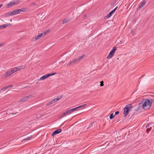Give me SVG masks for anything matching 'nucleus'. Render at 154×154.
<instances>
[{"mask_svg":"<svg viewBox=\"0 0 154 154\" xmlns=\"http://www.w3.org/2000/svg\"><path fill=\"white\" fill-rule=\"evenodd\" d=\"M152 99H143L141 102L142 103L143 109L145 110L149 109L151 106L152 103Z\"/></svg>","mask_w":154,"mask_h":154,"instance_id":"obj_1","label":"nucleus"},{"mask_svg":"<svg viewBox=\"0 0 154 154\" xmlns=\"http://www.w3.org/2000/svg\"><path fill=\"white\" fill-rule=\"evenodd\" d=\"M134 103L129 104L126 105L124 109L123 114L125 115L124 117H125L128 114L129 111H131V109L135 107V106H133Z\"/></svg>","mask_w":154,"mask_h":154,"instance_id":"obj_2","label":"nucleus"},{"mask_svg":"<svg viewBox=\"0 0 154 154\" xmlns=\"http://www.w3.org/2000/svg\"><path fill=\"white\" fill-rule=\"evenodd\" d=\"M142 103L140 102L139 104H137L135 105H134V106H135V107H137V108H135L134 109V110L135 111H137L139 110L143 106L142 105Z\"/></svg>","mask_w":154,"mask_h":154,"instance_id":"obj_3","label":"nucleus"},{"mask_svg":"<svg viewBox=\"0 0 154 154\" xmlns=\"http://www.w3.org/2000/svg\"><path fill=\"white\" fill-rule=\"evenodd\" d=\"M12 74V72H10V70L6 72L5 74L2 75V78H6Z\"/></svg>","mask_w":154,"mask_h":154,"instance_id":"obj_4","label":"nucleus"},{"mask_svg":"<svg viewBox=\"0 0 154 154\" xmlns=\"http://www.w3.org/2000/svg\"><path fill=\"white\" fill-rule=\"evenodd\" d=\"M46 34V32H44L43 33H40L39 34L37 35L35 37V40H33L34 41H36L37 40L39 39L41 37H42V35H44Z\"/></svg>","mask_w":154,"mask_h":154,"instance_id":"obj_5","label":"nucleus"},{"mask_svg":"<svg viewBox=\"0 0 154 154\" xmlns=\"http://www.w3.org/2000/svg\"><path fill=\"white\" fill-rule=\"evenodd\" d=\"M148 0H144L142 2L140 3L139 7H138L137 9L138 10H140L146 2H147Z\"/></svg>","mask_w":154,"mask_h":154,"instance_id":"obj_6","label":"nucleus"},{"mask_svg":"<svg viewBox=\"0 0 154 154\" xmlns=\"http://www.w3.org/2000/svg\"><path fill=\"white\" fill-rule=\"evenodd\" d=\"M33 94L32 95H30L29 96L27 97H24L23 98H22V99L20 100L19 101V102H22L23 101H25L26 100L29 99V98L33 97Z\"/></svg>","mask_w":154,"mask_h":154,"instance_id":"obj_7","label":"nucleus"},{"mask_svg":"<svg viewBox=\"0 0 154 154\" xmlns=\"http://www.w3.org/2000/svg\"><path fill=\"white\" fill-rule=\"evenodd\" d=\"M62 129H57L53 132L52 133L51 135L52 136H54L55 135L60 133Z\"/></svg>","mask_w":154,"mask_h":154,"instance_id":"obj_8","label":"nucleus"},{"mask_svg":"<svg viewBox=\"0 0 154 154\" xmlns=\"http://www.w3.org/2000/svg\"><path fill=\"white\" fill-rule=\"evenodd\" d=\"M118 8V6H116V8L114 9L113 10L111 11L107 15V17L109 18L112 15V14L115 12L116 10Z\"/></svg>","mask_w":154,"mask_h":154,"instance_id":"obj_9","label":"nucleus"},{"mask_svg":"<svg viewBox=\"0 0 154 154\" xmlns=\"http://www.w3.org/2000/svg\"><path fill=\"white\" fill-rule=\"evenodd\" d=\"M23 127L22 126H20L16 128L15 129V131L16 132H21L23 130Z\"/></svg>","mask_w":154,"mask_h":154,"instance_id":"obj_10","label":"nucleus"},{"mask_svg":"<svg viewBox=\"0 0 154 154\" xmlns=\"http://www.w3.org/2000/svg\"><path fill=\"white\" fill-rule=\"evenodd\" d=\"M77 61L78 60H77V58L75 59L74 60H72V61H70L68 65L69 66L70 65H71L76 63H77Z\"/></svg>","mask_w":154,"mask_h":154,"instance_id":"obj_11","label":"nucleus"},{"mask_svg":"<svg viewBox=\"0 0 154 154\" xmlns=\"http://www.w3.org/2000/svg\"><path fill=\"white\" fill-rule=\"evenodd\" d=\"M14 2L13 1L10 2L8 4L6 5V7L7 8H9L11 7L12 6L15 5L14 3Z\"/></svg>","mask_w":154,"mask_h":154,"instance_id":"obj_12","label":"nucleus"},{"mask_svg":"<svg viewBox=\"0 0 154 154\" xmlns=\"http://www.w3.org/2000/svg\"><path fill=\"white\" fill-rule=\"evenodd\" d=\"M49 77V75H48V74H45V75H44L42 77H41L40 78V79L41 80H43Z\"/></svg>","mask_w":154,"mask_h":154,"instance_id":"obj_13","label":"nucleus"},{"mask_svg":"<svg viewBox=\"0 0 154 154\" xmlns=\"http://www.w3.org/2000/svg\"><path fill=\"white\" fill-rule=\"evenodd\" d=\"M15 15L14 11H12L9 12L6 14L8 16H13Z\"/></svg>","mask_w":154,"mask_h":154,"instance_id":"obj_14","label":"nucleus"},{"mask_svg":"<svg viewBox=\"0 0 154 154\" xmlns=\"http://www.w3.org/2000/svg\"><path fill=\"white\" fill-rule=\"evenodd\" d=\"M114 54L112 53V52H110L109 54L108 55L106 59H110L114 55Z\"/></svg>","mask_w":154,"mask_h":154,"instance_id":"obj_15","label":"nucleus"},{"mask_svg":"<svg viewBox=\"0 0 154 154\" xmlns=\"http://www.w3.org/2000/svg\"><path fill=\"white\" fill-rule=\"evenodd\" d=\"M75 111H76V109H75V108H74L72 109H70L67 110V111H68V112L69 114L71 112H73Z\"/></svg>","mask_w":154,"mask_h":154,"instance_id":"obj_16","label":"nucleus"},{"mask_svg":"<svg viewBox=\"0 0 154 154\" xmlns=\"http://www.w3.org/2000/svg\"><path fill=\"white\" fill-rule=\"evenodd\" d=\"M87 105V104H83L82 105H80L79 106H78L77 107H75V108L76 109V110H77L78 109L80 108H82V107H84L85 106H86Z\"/></svg>","mask_w":154,"mask_h":154,"instance_id":"obj_17","label":"nucleus"},{"mask_svg":"<svg viewBox=\"0 0 154 154\" xmlns=\"http://www.w3.org/2000/svg\"><path fill=\"white\" fill-rule=\"evenodd\" d=\"M67 114H69L68 112L67 111L66 112H63V113L61 115V118L63 117L64 116Z\"/></svg>","mask_w":154,"mask_h":154,"instance_id":"obj_18","label":"nucleus"},{"mask_svg":"<svg viewBox=\"0 0 154 154\" xmlns=\"http://www.w3.org/2000/svg\"><path fill=\"white\" fill-rule=\"evenodd\" d=\"M116 49L117 47L115 46L113 48L112 50L110 51V52L114 54Z\"/></svg>","mask_w":154,"mask_h":154,"instance_id":"obj_19","label":"nucleus"},{"mask_svg":"<svg viewBox=\"0 0 154 154\" xmlns=\"http://www.w3.org/2000/svg\"><path fill=\"white\" fill-rule=\"evenodd\" d=\"M115 116V115L113 113L111 114L109 116V119H112L114 118Z\"/></svg>","mask_w":154,"mask_h":154,"instance_id":"obj_20","label":"nucleus"},{"mask_svg":"<svg viewBox=\"0 0 154 154\" xmlns=\"http://www.w3.org/2000/svg\"><path fill=\"white\" fill-rule=\"evenodd\" d=\"M7 27V25L5 24H4L0 26V29H3Z\"/></svg>","mask_w":154,"mask_h":154,"instance_id":"obj_21","label":"nucleus"},{"mask_svg":"<svg viewBox=\"0 0 154 154\" xmlns=\"http://www.w3.org/2000/svg\"><path fill=\"white\" fill-rule=\"evenodd\" d=\"M62 97H60L59 98H55L51 100L52 102L53 103H54L56 102V101H57V100H59L60 99V98H62Z\"/></svg>","mask_w":154,"mask_h":154,"instance_id":"obj_22","label":"nucleus"},{"mask_svg":"<svg viewBox=\"0 0 154 154\" xmlns=\"http://www.w3.org/2000/svg\"><path fill=\"white\" fill-rule=\"evenodd\" d=\"M85 56V54H84L83 56H81L79 57L78 59H77V60L78 61H79L82 59L83 57Z\"/></svg>","mask_w":154,"mask_h":154,"instance_id":"obj_23","label":"nucleus"},{"mask_svg":"<svg viewBox=\"0 0 154 154\" xmlns=\"http://www.w3.org/2000/svg\"><path fill=\"white\" fill-rule=\"evenodd\" d=\"M14 2V3L15 5H16V4H17L20 1V0H14L13 1Z\"/></svg>","mask_w":154,"mask_h":154,"instance_id":"obj_24","label":"nucleus"},{"mask_svg":"<svg viewBox=\"0 0 154 154\" xmlns=\"http://www.w3.org/2000/svg\"><path fill=\"white\" fill-rule=\"evenodd\" d=\"M116 2V0H114L112 2H111L110 4V5L111 6H113V5H114L115 4V3Z\"/></svg>","mask_w":154,"mask_h":154,"instance_id":"obj_25","label":"nucleus"},{"mask_svg":"<svg viewBox=\"0 0 154 154\" xmlns=\"http://www.w3.org/2000/svg\"><path fill=\"white\" fill-rule=\"evenodd\" d=\"M18 67V68H19V70L24 68V66H23V65H21V66H19Z\"/></svg>","mask_w":154,"mask_h":154,"instance_id":"obj_26","label":"nucleus"},{"mask_svg":"<svg viewBox=\"0 0 154 154\" xmlns=\"http://www.w3.org/2000/svg\"><path fill=\"white\" fill-rule=\"evenodd\" d=\"M56 72H52L51 73L48 74V75H49V77L51 75H54L56 74Z\"/></svg>","mask_w":154,"mask_h":154,"instance_id":"obj_27","label":"nucleus"},{"mask_svg":"<svg viewBox=\"0 0 154 154\" xmlns=\"http://www.w3.org/2000/svg\"><path fill=\"white\" fill-rule=\"evenodd\" d=\"M32 137V136H30L29 137H27V138H26L24 139L23 140H29L30 139H31Z\"/></svg>","mask_w":154,"mask_h":154,"instance_id":"obj_28","label":"nucleus"},{"mask_svg":"<svg viewBox=\"0 0 154 154\" xmlns=\"http://www.w3.org/2000/svg\"><path fill=\"white\" fill-rule=\"evenodd\" d=\"M151 129H152L151 127H150V128H148L146 129V132L147 133H148L151 130Z\"/></svg>","mask_w":154,"mask_h":154,"instance_id":"obj_29","label":"nucleus"},{"mask_svg":"<svg viewBox=\"0 0 154 154\" xmlns=\"http://www.w3.org/2000/svg\"><path fill=\"white\" fill-rule=\"evenodd\" d=\"M10 71V72H12V73L14 72H16L15 69H14V68H13L12 69H11Z\"/></svg>","mask_w":154,"mask_h":154,"instance_id":"obj_30","label":"nucleus"},{"mask_svg":"<svg viewBox=\"0 0 154 154\" xmlns=\"http://www.w3.org/2000/svg\"><path fill=\"white\" fill-rule=\"evenodd\" d=\"M94 122H92L89 125V127L87 128V129H88L89 128H91V127L92 126L93 124L94 123Z\"/></svg>","mask_w":154,"mask_h":154,"instance_id":"obj_31","label":"nucleus"},{"mask_svg":"<svg viewBox=\"0 0 154 154\" xmlns=\"http://www.w3.org/2000/svg\"><path fill=\"white\" fill-rule=\"evenodd\" d=\"M14 11L15 14L19 13V12L18 11V9H16Z\"/></svg>","mask_w":154,"mask_h":154,"instance_id":"obj_32","label":"nucleus"},{"mask_svg":"<svg viewBox=\"0 0 154 154\" xmlns=\"http://www.w3.org/2000/svg\"><path fill=\"white\" fill-rule=\"evenodd\" d=\"M8 88V87H7V86H5L4 87L2 88V90H6V89H7Z\"/></svg>","mask_w":154,"mask_h":154,"instance_id":"obj_33","label":"nucleus"},{"mask_svg":"<svg viewBox=\"0 0 154 154\" xmlns=\"http://www.w3.org/2000/svg\"><path fill=\"white\" fill-rule=\"evenodd\" d=\"M53 103L51 101H50L49 102H48V103H47L46 104V105L47 106H48L49 105H51V104Z\"/></svg>","mask_w":154,"mask_h":154,"instance_id":"obj_34","label":"nucleus"},{"mask_svg":"<svg viewBox=\"0 0 154 154\" xmlns=\"http://www.w3.org/2000/svg\"><path fill=\"white\" fill-rule=\"evenodd\" d=\"M21 11L23 12H25L26 11V8H22L21 9Z\"/></svg>","mask_w":154,"mask_h":154,"instance_id":"obj_35","label":"nucleus"},{"mask_svg":"<svg viewBox=\"0 0 154 154\" xmlns=\"http://www.w3.org/2000/svg\"><path fill=\"white\" fill-rule=\"evenodd\" d=\"M103 85H104L103 82V81H101L100 82V86H103Z\"/></svg>","mask_w":154,"mask_h":154,"instance_id":"obj_36","label":"nucleus"},{"mask_svg":"<svg viewBox=\"0 0 154 154\" xmlns=\"http://www.w3.org/2000/svg\"><path fill=\"white\" fill-rule=\"evenodd\" d=\"M14 69H15V70L16 71H17L19 70V68L18 67H14Z\"/></svg>","mask_w":154,"mask_h":154,"instance_id":"obj_37","label":"nucleus"},{"mask_svg":"<svg viewBox=\"0 0 154 154\" xmlns=\"http://www.w3.org/2000/svg\"><path fill=\"white\" fill-rule=\"evenodd\" d=\"M150 124H148L146 126V129H147V128H150V126H149V125Z\"/></svg>","mask_w":154,"mask_h":154,"instance_id":"obj_38","label":"nucleus"},{"mask_svg":"<svg viewBox=\"0 0 154 154\" xmlns=\"http://www.w3.org/2000/svg\"><path fill=\"white\" fill-rule=\"evenodd\" d=\"M66 23V19H65L63 21L62 23L64 24Z\"/></svg>","mask_w":154,"mask_h":154,"instance_id":"obj_39","label":"nucleus"},{"mask_svg":"<svg viewBox=\"0 0 154 154\" xmlns=\"http://www.w3.org/2000/svg\"><path fill=\"white\" fill-rule=\"evenodd\" d=\"M119 111H117L115 112V115H118L119 114Z\"/></svg>","mask_w":154,"mask_h":154,"instance_id":"obj_40","label":"nucleus"},{"mask_svg":"<svg viewBox=\"0 0 154 154\" xmlns=\"http://www.w3.org/2000/svg\"><path fill=\"white\" fill-rule=\"evenodd\" d=\"M4 43H0V47H3L4 46Z\"/></svg>","mask_w":154,"mask_h":154,"instance_id":"obj_41","label":"nucleus"},{"mask_svg":"<svg viewBox=\"0 0 154 154\" xmlns=\"http://www.w3.org/2000/svg\"><path fill=\"white\" fill-rule=\"evenodd\" d=\"M5 25H7V26H11L12 25V24H10V23H8V24H5Z\"/></svg>","mask_w":154,"mask_h":154,"instance_id":"obj_42","label":"nucleus"},{"mask_svg":"<svg viewBox=\"0 0 154 154\" xmlns=\"http://www.w3.org/2000/svg\"><path fill=\"white\" fill-rule=\"evenodd\" d=\"M70 19H67L66 20V22H69L70 20Z\"/></svg>","mask_w":154,"mask_h":154,"instance_id":"obj_43","label":"nucleus"},{"mask_svg":"<svg viewBox=\"0 0 154 154\" xmlns=\"http://www.w3.org/2000/svg\"><path fill=\"white\" fill-rule=\"evenodd\" d=\"M18 11L19 12V13H20L22 12L21 9H18Z\"/></svg>","mask_w":154,"mask_h":154,"instance_id":"obj_44","label":"nucleus"},{"mask_svg":"<svg viewBox=\"0 0 154 154\" xmlns=\"http://www.w3.org/2000/svg\"><path fill=\"white\" fill-rule=\"evenodd\" d=\"M13 86V85H9L8 86H7L8 87V88H9V87H12Z\"/></svg>","mask_w":154,"mask_h":154,"instance_id":"obj_45","label":"nucleus"},{"mask_svg":"<svg viewBox=\"0 0 154 154\" xmlns=\"http://www.w3.org/2000/svg\"><path fill=\"white\" fill-rule=\"evenodd\" d=\"M86 16H87L86 15H84V18L85 19L86 17Z\"/></svg>","mask_w":154,"mask_h":154,"instance_id":"obj_46","label":"nucleus"},{"mask_svg":"<svg viewBox=\"0 0 154 154\" xmlns=\"http://www.w3.org/2000/svg\"><path fill=\"white\" fill-rule=\"evenodd\" d=\"M2 6V4H0V8Z\"/></svg>","mask_w":154,"mask_h":154,"instance_id":"obj_47","label":"nucleus"},{"mask_svg":"<svg viewBox=\"0 0 154 154\" xmlns=\"http://www.w3.org/2000/svg\"><path fill=\"white\" fill-rule=\"evenodd\" d=\"M66 122H64L62 125H61V126H62L64 124V123H65Z\"/></svg>","mask_w":154,"mask_h":154,"instance_id":"obj_48","label":"nucleus"},{"mask_svg":"<svg viewBox=\"0 0 154 154\" xmlns=\"http://www.w3.org/2000/svg\"><path fill=\"white\" fill-rule=\"evenodd\" d=\"M32 5H35V3H33L32 4Z\"/></svg>","mask_w":154,"mask_h":154,"instance_id":"obj_49","label":"nucleus"},{"mask_svg":"<svg viewBox=\"0 0 154 154\" xmlns=\"http://www.w3.org/2000/svg\"><path fill=\"white\" fill-rule=\"evenodd\" d=\"M49 30H47V32H46H46H49Z\"/></svg>","mask_w":154,"mask_h":154,"instance_id":"obj_50","label":"nucleus"},{"mask_svg":"<svg viewBox=\"0 0 154 154\" xmlns=\"http://www.w3.org/2000/svg\"><path fill=\"white\" fill-rule=\"evenodd\" d=\"M12 21V19H11V20H10V21H11H11Z\"/></svg>","mask_w":154,"mask_h":154,"instance_id":"obj_51","label":"nucleus"},{"mask_svg":"<svg viewBox=\"0 0 154 154\" xmlns=\"http://www.w3.org/2000/svg\"><path fill=\"white\" fill-rule=\"evenodd\" d=\"M60 97H58L57 98H59Z\"/></svg>","mask_w":154,"mask_h":154,"instance_id":"obj_52","label":"nucleus"},{"mask_svg":"<svg viewBox=\"0 0 154 154\" xmlns=\"http://www.w3.org/2000/svg\"><path fill=\"white\" fill-rule=\"evenodd\" d=\"M143 75H142V76H141V77H143Z\"/></svg>","mask_w":154,"mask_h":154,"instance_id":"obj_53","label":"nucleus"},{"mask_svg":"<svg viewBox=\"0 0 154 154\" xmlns=\"http://www.w3.org/2000/svg\"><path fill=\"white\" fill-rule=\"evenodd\" d=\"M117 60H119V58H117Z\"/></svg>","mask_w":154,"mask_h":154,"instance_id":"obj_54","label":"nucleus"}]
</instances>
